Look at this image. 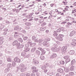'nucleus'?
<instances>
[{"mask_svg": "<svg viewBox=\"0 0 76 76\" xmlns=\"http://www.w3.org/2000/svg\"><path fill=\"white\" fill-rule=\"evenodd\" d=\"M4 25H0V29H3L4 28Z\"/></svg>", "mask_w": 76, "mask_h": 76, "instance_id": "42", "label": "nucleus"}, {"mask_svg": "<svg viewBox=\"0 0 76 76\" xmlns=\"http://www.w3.org/2000/svg\"><path fill=\"white\" fill-rule=\"evenodd\" d=\"M38 49L39 50H40V51H42V50H43V49H42V48H38Z\"/></svg>", "mask_w": 76, "mask_h": 76, "instance_id": "58", "label": "nucleus"}, {"mask_svg": "<svg viewBox=\"0 0 76 76\" xmlns=\"http://www.w3.org/2000/svg\"><path fill=\"white\" fill-rule=\"evenodd\" d=\"M75 69V66H72L70 68V70L71 71H73Z\"/></svg>", "mask_w": 76, "mask_h": 76, "instance_id": "21", "label": "nucleus"}, {"mask_svg": "<svg viewBox=\"0 0 76 76\" xmlns=\"http://www.w3.org/2000/svg\"><path fill=\"white\" fill-rule=\"evenodd\" d=\"M18 40H15L12 43L13 45H16L18 44Z\"/></svg>", "mask_w": 76, "mask_h": 76, "instance_id": "20", "label": "nucleus"}, {"mask_svg": "<svg viewBox=\"0 0 76 76\" xmlns=\"http://www.w3.org/2000/svg\"><path fill=\"white\" fill-rule=\"evenodd\" d=\"M63 29H64V28L63 27H61V28H60L59 29H58L57 30V31L56 32L57 33V32L60 33V32H61V31L63 30Z\"/></svg>", "mask_w": 76, "mask_h": 76, "instance_id": "12", "label": "nucleus"}, {"mask_svg": "<svg viewBox=\"0 0 76 76\" xmlns=\"http://www.w3.org/2000/svg\"><path fill=\"white\" fill-rule=\"evenodd\" d=\"M75 45H76V43L73 42L71 43V46L72 47H74Z\"/></svg>", "mask_w": 76, "mask_h": 76, "instance_id": "22", "label": "nucleus"}, {"mask_svg": "<svg viewBox=\"0 0 76 76\" xmlns=\"http://www.w3.org/2000/svg\"><path fill=\"white\" fill-rule=\"evenodd\" d=\"M31 76H35V73L34 72H33L31 74Z\"/></svg>", "mask_w": 76, "mask_h": 76, "instance_id": "51", "label": "nucleus"}, {"mask_svg": "<svg viewBox=\"0 0 76 76\" xmlns=\"http://www.w3.org/2000/svg\"><path fill=\"white\" fill-rule=\"evenodd\" d=\"M38 11L39 12H41L42 11V9H41V8L39 9L38 10Z\"/></svg>", "mask_w": 76, "mask_h": 76, "instance_id": "60", "label": "nucleus"}, {"mask_svg": "<svg viewBox=\"0 0 76 76\" xmlns=\"http://www.w3.org/2000/svg\"><path fill=\"white\" fill-rule=\"evenodd\" d=\"M26 76H30V73H27L26 74Z\"/></svg>", "mask_w": 76, "mask_h": 76, "instance_id": "55", "label": "nucleus"}, {"mask_svg": "<svg viewBox=\"0 0 76 76\" xmlns=\"http://www.w3.org/2000/svg\"><path fill=\"white\" fill-rule=\"evenodd\" d=\"M38 42L39 43V44L40 43V44H42V42H43V40L42 39H40L38 40Z\"/></svg>", "mask_w": 76, "mask_h": 76, "instance_id": "32", "label": "nucleus"}, {"mask_svg": "<svg viewBox=\"0 0 76 76\" xmlns=\"http://www.w3.org/2000/svg\"><path fill=\"white\" fill-rule=\"evenodd\" d=\"M28 43L30 45V47H34V46H35L36 45V43H32L31 42H28Z\"/></svg>", "mask_w": 76, "mask_h": 76, "instance_id": "7", "label": "nucleus"}, {"mask_svg": "<svg viewBox=\"0 0 76 76\" xmlns=\"http://www.w3.org/2000/svg\"><path fill=\"white\" fill-rule=\"evenodd\" d=\"M25 25L27 26H29L31 25V23H25Z\"/></svg>", "mask_w": 76, "mask_h": 76, "instance_id": "41", "label": "nucleus"}, {"mask_svg": "<svg viewBox=\"0 0 76 76\" xmlns=\"http://www.w3.org/2000/svg\"><path fill=\"white\" fill-rule=\"evenodd\" d=\"M44 73H47V69H45L44 70Z\"/></svg>", "mask_w": 76, "mask_h": 76, "instance_id": "62", "label": "nucleus"}, {"mask_svg": "<svg viewBox=\"0 0 76 76\" xmlns=\"http://www.w3.org/2000/svg\"><path fill=\"white\" fill-rule=\"evenodd\" d=\"M45 51L44 50H42V53L40 55H44V54H45Z\"/></svg>", "mask_w": 76, "mask_h": 76, "instance_id": "26", "label": "nucleus"}, {"mask_svg": "<svg viewBox=\"0 0 76 76\" xmlns=\"http://www.w3.org/2000/svg\"><path fill=\"white\" fill-rule=\"evenodd\" d=\"M28 38L27 37H24L23 38V39L25 41H26V40L28 39Z\"/></svg>", "mask_w": 76, "mask_h": 76, "instance_id": "48", "label": "nucleus"}, {"mask_svg": "<svg viewBox=\"0 0 76 76\" xmlns=\"http://www.w3.org/2000/svg\"><path fill=\"white\" fill-rule=\"evenodd\" d=\"M16 65V61H12V65L13 66H15Z\"/></svg>", "mask_w": 76, "mask_h": 76, "instance_id": "36", "label": "nucleus"}, {"mask_svg": "<svg viewBox=\"0 0 76 76\" xmlns=\"http://www.w3.org/2000/svg\"><path fill=\"white\" fill-rule=\"evenodd\" d=\"M31 15H32V14H31V15H28L26 16V18H28L27 19H29L28 20V22H31L32 20H33V19L31 18V17L32 16Z\"/></svg>", "mask_w": 76, "mask_h": 76, "instance_id": "3", "label": "nucleus"}, {"mask_svg": "<svg viewBox=\"0 0 76 76\" xmlns=\"http://www.w3.org/2000/svg\"><path fill=\"white\" fill-rule=\"evenodd\" d=\"M67 24L68 25H69V26H70V25H72V23H67Z\"/></svg>", "mask_w": 76, "mask_h": 76, "instance_id": "53", "label": "nucleus"}, {"mask_svg": "<svg viewBox=\"0 0 76 76\" xmlns=\"http://www.w3.org/2000/svg\"><path fill=\"white\" fill-rule=\"evenodd\" d=\"M35 42H38V39H36L35 40Z\"/></svg>", "mask_w": 76, "mask_h": 76, "instance_id": "63", "label": "nucleus"}, {"mask_svg": "<svg viewBox=\"0 0 76 76\" xmlns=\"http://www.w3.org/2000/svg\"><path fill=\"white\" fill-rule=\"evenodd\" d=\"M51 50L53 51H54L55 52H57L58 51V49L56 48L53 47L51 48Z\"/></svg>", "mask_w": 76, "mask_h": 76, "instance_id": "8", "label": "nucleus"}, {"mask_svg": "<svg viewBox=\"0 0 76 76\" xmlns=\"http://www.w3.org/2000/svg\"><path fill=\"white\" fill-rule=\"evenodd\" d=\"M45 66H46V67H48L49 66V64L47 63L45 64Z\"/></svg>", "mask_w": 76, "mask_h": 76, "instance_id": "54", "label": "nucleus"}, {"mask_svg": "<svg viewBox=\"0 0 76 76\" xmlns=\"http://www.w3.org/2000/svg\"><path fill=\"white\" fill-rule=\"evenodd\" d=\"M69 76H72V75H74V73L72 72H70L69 73Z\"/></svg>", "mask_w": 76, "mask_h": 76, "instance_id": "35", "label": "nucleus"}, {"mask_svg": "<svg viewBox=\"0 0 76 76\" xmlns=\"http://www.w3.org/2000/svg\"><path fill=\"white\" fill-rule=\"evenodd\" d=\"M69 56L67 55L64 58L65 59H67L69 58Z\"/></svg>", "mask_w": 76, "mask_h": 76, "instance_id": "47", "label": "nucleus"}, {"mask_svg": "<svg viewBox=\"0 0 76 76\" xmlns=\"http://www.w3.org/2000/svg\"><path fill=\"white\" fill-rule=\"evenodd\" d=\"M18 70L21 69L20 71L21 72H24L26 70V68L25 66L23 64H21L19 66V67H17Z\"/></svg>", "mask_w": 76, "mask_h": 76, "instance_id": "1", "label": "nucleus"}, {"mask_svg": "<svg viewBox=\"0 0 76 76\" xmlns=\"http://www.w3.org/2000/svg\"><path fill=\"white\" fill-rule=\"evenodd\" d=\"M76 62H75V60H73L71 62V65H73L74 64H75Z\"/></svg>", "mask_w": 76, "mask_h": 76, "instance_id": "27", "label": "nucleus"}, {"mask_svg": "<svg viewBox=\"0 0 76 76\" xmlns=\"http://www.w3.org/2000/svg\"><path fill=\"white\" fill-rule=\"evenodd\" d=\"M60 63L61 64H64V61H60Z\"/></svg>", "mask_w": 76, "mask_h": 76, "instance_id": "43", "label": "nucleus"}, {"mask_svg": "<svg viewBox=\"0 0 76 76\" xmlns=\"http://www.w3.org/2000/svg\"><path fill=\"white\" fill-rule=\"evenodd\" d=\"M50 42H49L48 43L47 42H44L43 43V45H44V46H45V47H49V46L50 45Z\"/></svg>", "mask_w": 76, "mask_h": 76, "instance_id": "4", "label": "nucleus"}, {"mask_svg": "<svg viewBox=\"0 0 76 76\" xmlns=\"http://www.w3.org/2000/svg\"><path fill=\"white\" fill-rule=\"evenodd\" d=\"M44 41L45 42H47L48 41H50V38L48 37H46L45 38V39H44Z\"/></svg>", "mask_w": 76, "mask_h": 76, "instance_id": "14", "label": "nucleus"}, {"mask_svg": "<svg viewBox=\"0 0 76 76\" xmlns=\"http://www.w3.org/2000/svg\"><path fill=\"white\" fill-rule=\"evenodd\" d=\"M40 31H44L45 30V29L43 28H41L40 29Z\"/></svg>", "mask_w": 76, "mask_h": 76, "instance_id": "50", "label": "nucleus"}, {"mask_svg": "<svg viewBox=\"0 0 76 76\" xmlns=\"http://www.w3.org/2000/svg\"><path fill=\"white\" fill-rule=\"evenodd\" d=\"M56 76H60V74L59 73H57L56 74Z\"/></svg>", "mask_w": 76, "mask_h": 76, "instance_id": "61", "label": "nucleus"}, {"mask_svg": "<svg viewBox=\"0 0 76 76\" xmlns=\"http://www.w3.org/2000/svg\"><path fill=\"white\" fill-rule=\"evenodd\" d=\"M26 50H24V51H26V52H28V51H29L30 50V48H26L25 49Z\"/></svg>", "mask_w": 76, "mask_h": 76, "instance_id": "37", "label": "nucleus"}, {"mask_svg": "<svg viewBox=\"0 0 76 76\" xmlns=\"http://www.w3.org/2000/svg\"><path fill=\"white\" fill-rule=\"evenodd\" d=\"M18 48L19 49L22 48L23 47V45H20V43H18Z\"/></svg>", "mask_w": 76, "mask_h": 76, "instance_id": "10", "label": "nucleus"}, {"mask_svg": "<svg viewBox=\"0 0 76 76\" xmlns=\"http://www.w3.org/2000/svg\"><path fill=\"white\" fill-rule=\"evenodd\" d=\"M44 22V19H42L39 21V23H42Z\"/></svg>", "mask_w": 76, "mask_h": 76, "instance_id": "44", "label": "nucleus"}, {"mask_svg": "<svg viewBox=\"0 0 76 76\" xmlns=\"http://www.w3.org/2000/svg\"><path fill=\"white\" fill-rule=\"evenodd\" d=\"M26 51L25 50H24L23 52L22 53L21 56L23 57H24L25 55V53Z\"/></svg>", "mask_w": 76, "mask_h": 76, "instance_id": "23", "label": "nucleus"}, {"mask_svg": "<svg viewBox=\"0 0 76 76\" xmlns=\"http://www.w3.org/2000/svg\"><path fill=\"white\" fill-rule=\"evenodd\" d=\"M54 34H53V36L56 37V36H57L58 35V34H57V31H55L53 32Z\"/></svg>", "mask_w": 76, "mask_h": 76, "instance_id": "25", "label": "nucleus"}, {"mask_svg": "<svg viewBox=\"0 0 76 76\" xmlns=\"http://www.w3.org/2000/svg\"><path fill=\"white\" fill-rule=\"evenodd\" d=\"M7 76H12V74L11 73H9L7 75Z\"/></svg>", "mask_w": 76, "mask_h": 76, "instance_id": "52", "label": "nucleus"}, {"mask_svg": "<svg viewBox=\"0 0 76 76\" xmlns=\"http://www.w3.org/2000/svg\"><path fill=\"white\" fill-rule=\"evenodd\" d=\"M3 41H0V45H2V44H3Z\"/></svg>", "mask_w": 76, "mask_h": 76, "instance_id": "59", "label": "nucleus"}, {"mask_svg": "<svg viewBox=\"0 0 76 76\" xmlns=\"http://www.w3.org/2000/svg\"><path fill=\"white\" fill-rule=\"evenodd\" d=\"M14 60L15 61H16L17 62H20V60L19 58L18 57H15L14 58Z\"/></svg>", "mask_w": 76, "mask_h": 76, "instance_id": "9", "label": "nucleus"}, {"mask_svg": "<svg viewBox=\"0 0 76 76\" xmlns=\"http://www.w3.org/2000/svg\"><path fill=\"white\" fill-rule=\"evenodd\" d=\"M7 60L8 61H10V62H11L12 59H11V58H7Z\"/></svg>", "mask_w": 76, "mask_h": 76, "instance_id": "40", "label": "nucleus"}, {"mask_svg": "<svg viewBox=\"0 0 76 76\" xmlns=\"http://www.w3.org/2000/svg\"><path fill=\"white\" fill-rule=\"evenodd\" d=\"M67 50V47L66 46H63L61 49L62 51H65Z\"/></svg>", "mask_w": 76, "mask_h": 76, "instance_id": "15", "label": "nucleus"}, {"mask_svg": "<svg viewBox=\"0 0 76 76\" xmlns=\"http://www.w3.org/2000/svg\"><path fill=\"white\" fill-rule=\"evenodd\" d=\"M68 53L70 55H73V54H74L75 51L73 50H70L69 52Z\"/></svg>", "mask_w": 76, "mask_h": 76, "instance_id": "16", "label": "nucleus"}, {"mask_svg": "<svg viewBox=\"0 0 76 76\" xmlns=\"http://www.w3.org/2000/svg\"><path fill=\"white\" fill-rule=\"evenodd\" d=\"M19 37V35L18 34H15L14 35V37L15 38H18Z\"/></svg>", "mask_w": 76, "mask_h": 76, "instance_id": "49", "label": "nucleus"}, {"mask_svg": "<svg viewBox=\"0 0 76 76\" xmlns=\"http://www.w3.org/2000/svg\"><path fill=\"white\" fill-rule=\"evenodd\" d=\"M18 40L20 42H23V40L21 38H19L18 39Z\"/></svg>", "mask_w": 76, "mask_h": 76, "instance_id": "34", "label": "nucleus"}, {"mask_svg": "<svg viewBox=\"0 0 76 76\" xmlns=\"http://www.w3.org/2000/svg\"><path fill=\"white\" fill-rule=\"evenodd\" d=\"M7 34V32H4L3 33V34L4 35H6Z\"/></svg>", "mask_w": 76, "mask_h": 76, "instance_id": "64", "label": "nucleus"}, {"mask_svg": "<svg viewBox=\"0 0 76 76\" xmlns=\"http://www.w3.org/2000/svg\"><path fill=\"white\" fill-rule=\"evenodd\" d=\"M25 55L24 56L26 57H27V58L29 57V54H28V53H27L26 52H25Z\"/></svg>", "mask_w": 76, "mask_h": 76, "instance_id": "29", "label": "nucleus"}, {"mask_svg": "<svg viewBox=\"0 0 76 76\" xmlns=\"http://www.w3.org/2000/svg\"><path fill=\"white\" fill-rule=\"evenodd\" d=\"M44 56H41L40 57V59L42 60H43L44 59Z\"/></svg>", "mask_w": 76, "mask_h": 76, "instance_id": "38", "label": "nucleus"}, {"mask_svg": "<svg viewBox=\"0 0 76 76\" xmlns=\"http://www.w3.org/2000/svg\"><path fill=\"white\" fill-rule=\"evenodd\" d=\"M24 22H26L28 20V19H24L23 20Z\"/></svg>", "mask_w": 76, "mask_h": 76, "instance_id": "57", "label": "nucleus"}, {"mask_svg": "<svg viewBox=\"0 0 76 76\" xmlns=\"http://www.w3.org/2000/svg\"><path fill=\"white\" fill-rule=\"evenodd\" d=\"M56 57H57V54L55 53H54L50 55V58H54Z\"/></svg>", "mask_w": 76, "mask_h": 76, "instance_id": "5", "label": "nucleus"}, {"mask_svg": "<svg viewBox=\"0 0 76 76\" xmlns=\"http://www.w3.org/2000/svg\"><path fill=\"white\" fill-rule=\"evenodd\" d=\"M7 66L8 67H9V69H12V64H8L7 65Z\"/></svg>", "mask_w": 76, "mask_h": 76, "instance_id": "28", "label": "nucleus"}, {"mask_svg": "<svg viewBox=\"0 0 76 76\" xmlns=\"http://www.w3.org/2000/svg\"><path fill=\"white\" fill-rule=\"evenodd\" d=\"M21 29L22 28L21 27H19V26H17L14 28V30H17L18 32H20Z\"/></svg>", "mask_w": 76, "mask_h": 76, "instance_id": "2", "label": "nucleus"}, {"mask_svg": "<svg viewBox=\"0 0 76 76\" xmlns=\"http://www.w3.org/2000/svg\"><path fill=\"white\" fill-rule=\"evenodd\" d=\"M35 50H36V48H32L31 50V52L32 53H34L35 51Z\"/></svg>", "mask_w": 76, "mask_h": 76, "instance_id": "30", "label": "nucleus"}, {"mask_svg": "<svg viewBox=\"0 0 76 76\" xmlns=\"http://www.w3.org/2000/svg\"><path fill=\"white\" fill-rule=\"evenodd\" d=\"M76 32L75 31H72L71 32L70 34H69V36L70 37H72V36H73L75 34V33Z\"/></svg>", "mask_w": 76, "mask_h": 76, "instance_id": "11", "label": "nucleus"}, {"mask_svg": "<svg viewBox=\"0 0 76 76\" xmlns=\"http://www.w3.org/2000/svg\"><path fill=\"white\" fill-rule=\"evenodd\" d=\"M58 37H60V38H63V37H64V35L62 34H59V35Z\"/></svg>", "mask_w": 76, "mask_h": 76, "instance_id": "46", "label": "nucleus"}, {"mask_svg": "<svg viewBox=\"0 0 76 76\" xmlns=\"http://www.w3.org/2000/svg\"><path fill=\"white\" fill-rule=\"evenodd\" d=\"M67 23L66 21H65L64 22H63L61 23V24H65V23Z\"/></svg>", "mask_w": 76, "mask_h": 76, "instance_id": "56", "label": "nucleus"}, {"mask_svg": "<svg viewBox=\"0 0 76 76\" xmlns=\"http://www.w3.org/2000/svg\"><path fill=\"white\" fill-rule=\"evenodd\" d=\"M70 61V58H68V59H66V60H65V62L66 63H67L68 62H69Z\"/></svg>", "mask_w": 76, "mask_h": 76, "instance_id": "31", "label": "nucleus"}, {"mask_svg": "<svg viewBox=\"0 0 76 76\" xmlns=\"http://www.w3.org/2000/svg\"><path fill=\"white\" fill-rule=\"evenodd\" d=\"M31 69L33 70V72H37L38 71V69H37V67L35 66L32 67Z\"/></svg>", "mask_w": 76, "mask_h": 76, "instance_id": "6", "label": "nucleus"}, {"mask_svg": "<svg viewBox=\"0 0 76 76\" xmlns=\"http://www.w3.org/2000/svg\"><path fill=\"white\" fill-rule=\"evenodd\" d=\"M41 69L43 70H44V69H46V66H42Z\"/></svg>", "mask_w": 76, "mask_h": 76, "instance_id": "39", "label": "nucleus"}, {"mask_svg": "<svg viewBox=\"0 0 76 76\" xmlns=\"http://www.w3.org/2000/svg\"><path fill=\"white\" fill-rule=\"evenodd\" d=\"M35 53L37 55H38V56H39V55H41V52L39 50H36L35 51Z\"/></svg>", "mask_w": 76, "mask_h": 76, "instance_id": "13", "label": "nucleus"}, {"mask_svg": "<svg viewBox=\"0 0 76 76\" xmlns=\"http://www.w3.org/2000/svg\"><path fill=\"white\" fill-rule=\"evenodd\" d=\"M24 48L25 49H26V48H28V47H29V45H28V44H26L25 46H24Z\"/></svg>", "mask_w": 76, "mask_h": 76, "instance_id": "33", "label": "nucleus"}, {"mask_svg": "<svg viewBox=\"0 0 76 76\" xmlns=\"http://www.w3.org/2000/svg\"><path fill=\"white\" fill-rule=\"evenodd\" d=\"M57 72H59L60 73H63V70L61 69H58L57 70Z\"/></svg>", "mask_w": 76, "mask_h": 76, "instance_id": "19", "label": "nucleus"}, {"mask_svg": "<svg viewBox=\"0 0 76 76\" xmlns=\"http://www.w3.org/2000/svg\"><path fill=\"white\" fill-rule=\"evenodd\" d=\"M10 69L9 68V67H7L6 68L5 70V72L6 73V72H8L10 70Z\"/></svg>", "mask_w": 76, "mask_h": 76, "instance_id": "24", "label": "nucleus"}, {"mask_svg": "<svg viewBox=\"0 0 76 76\" xmlns=\"http://www.w3.org/2000/svg\"><path fill=\"white\" fill-rule=\"evenodd\" d=\"M33 64H39V62H38L37 60H33Z\"/></svg>", "mask_w": 76, "mask_h": 76, "instance_id": "18", "label": "nucleus"}, {"mask_svg": "<svg viewBox=\"0 0 76 76\" xmlns=\"http://www.w3.org/2000/svg\"><path fill=\"white\" fill-rule=\"evenodd\" d=\"M35 39H36V37L35 36H32V39L33 41H34V40H35Z\"/></svg>", "mask_w": 76, "mask_h": 76, "instance_id": "45", "label": "nucleus"}, {"mask_svg": "<svg viewBox=\"0 0 76 76\" xmlns=\"http://www.w3.org/2000/svg\"><path fill=\"white\" fill-rule=\"evenodd\" d=\"M56 38L58 40V41H62L63 40V38H61V37H56Z\"/></svg>", "mask_w": 76, "mask_h": 76, "instance_id": "17", "label": "nucleus"}]
</instances>
